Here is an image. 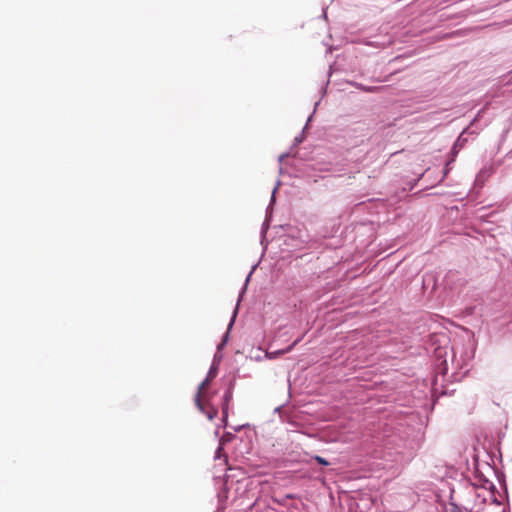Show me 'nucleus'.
Listing matches in <instances>:
<instances>
[{
	"instance_id": "obj_2",
	"label": "nucleus",
	"mask_w": 512,
	"mask_h": 512,
	"mask_svg": "<svg viewBox=\"0 0 512 512\" xmlns=\"http://www.w3.org/2000/svg\"><path fill=\"white\" fill-rule=\"evenodd\" d=\"M287 420H288V408L286 404L280 405L278 407H275L273 410V413L271 415V418L267 422L268 429H273L274 426L277 429L278 424L281 426V429L286 431L287 427Z\"/></svg>"
},
{
	"instance_id": "obj_16",
	"label": "nucleus",
	"mask_w": 512,
	"mask_h": 512,
	"mask_svg": "<svg viewBox=\"0 0 512 512\" xmlns=\"http://www.w3.org/2000/svg\"><path fill=\"white\" fill-rule=\"evenodd\" d=\"M294 142H295V145H298L299 143L302 142V139L299 137H295Z\"/></svg>"
},
{
	"instance_id": "obj_17",
	"label": "nucleus",
	"mask_w": 512,
	"mask_h": 512,
	"mask_svg": "<svg viewBox=\"0 0 512 512\" xmlns=\"http://www.w3.org/2000/svg\"><path fill=\"white\" fill-rule=\"evenodd\" d=\"M214 356H216V362H218V365H219V364H220V361H221L222 356H221V355H218V354H215Z\"/></svg>"
},
{
	"instance_id": "obj_7",
	"label": "nucleus",
	"mask_w": 512,
	"mask_h": 512,
	"mask_svg": "<svg viewBox=\"0 0 512 512\" xmlns=\"http://www.w3.org/2000/svg\"><path fill=\"white\" fill-rule=\"evenodd\" d=\"M357 88H359L360 90L362 91H365V92H377L381 89V87H377V86H365L363 84H359V83H355L354 84Z\"/></svg>"
},
{
	"instance_id": "obj_9",
	"label": "nucleus",
	"mask_w": 512,
	"mask_h": 512,
	"mask_svg": "<svg viewBox=\"0 0 512 512\" xmlns=\"http://www.w3.org/2000/svg\"><path fill=\"white\" fill-rule=\"evenodd\" d=\"M228 339H229V331L224 333V335L222 337V341L218 344L217 349L221 350L226 345Z\"/></svg>"
},
{
	"instance_id": "obj_10",
	"label": "nucleus",
	"mask_w": 512,
	"mask_h": 512,
	"mask_svg": "<svg viewBox=\"0 0 512 512\" xmlns=\"http://www.w3.org/2000/svg\"><path fill=\"white\" fill-rule=\"evenodd\" d=\"M255 269H256V265H254V266L252 267L251 271H250V272H249V274L247 275V277H246V279H245L244 287H243V289H242V293L245 291L246 286H247L248 282L250 281V278H251V276H252V274H253V272H254V270H255Z\"/></svg>"
},
{
	"instance_id": "obj_6",
	"label": "nucleus",
	"mask_w": 512,
	"mask_h": 512,
	"mask_svg": "<svg viewBox=\"0 0 512 512\" xmlns=\"http://www.w3.org/2000/svg\"><path fill=\"white\" fill-rule=\"evenodd\" d=\"M232 388L233 383H231L230 388L224 393L223 396V403H222V414L224 418L228 417V408H229V402L232 399Z\"/></svg>"
},
{
	"instance_id": "obj_3",
	"label": "nucleus",
	"mask_w": 512,
	"mask_h": 512,
	"mask_svg": "<svg viewBox=\"0 0 512 512\" xmlns=\"http://www.w3.org/2000/svg\"><path fill=\"white\" fill-rule=\"evenodd\" d=\"M277 191V186L274 187L273 191H272V194H271V201H270V204L268 205L267 209H266V215H265V220L262 224V227H261V245L264 246V242H265V239H266V233H267V230L269 228V224H270V221H271V217H272V204L273 202L275 201V193Z\"/></svg>"
},
{
	"instance_id": "obj_5",
	"label": "nucleus",
	"mask_w": 512,
	"mask_h": 512,
	"mask_svg": "<svg viewBox=\"0 0 512 512\" xmlns=\"http://www.w3.org/2000/svg\"><path fill=\"white\" fill-rule=\"evenodd\" d=\"M277 341H278L277 338L274 339V341L270 345V349L264 352V357L266 359H270V360L277 359L280 356H282L288 352V346L274 349V347H276Z\"/></svg>"
},
{
	"instance_id": "obj_12",
	"label": "nucleus",
	"mask_w": 512,
	"mask_h": 512,
	"mask_svg": "<svg viewBox=\"0 0 512 512\" xmlns=\"http://www.w3.org/2000/svg\"><path fill=\"white\" fill-rule=\"evenodd\" d=\"M315 460L321 464V465H324V466H327L329 465V462L327 460H325L324 458L320 457V456H315Z\"/></svg>"
},
{
	"instance_id": "obj_18",
	"label": "nucleus",
	"mask_w": 512,
	"mask_h": 512,
	"mask_svg": "<svg viewBox=\"0 0 512 512\" xmlns=\"http://www.w3.org/2000/svg\"><path fill=\"white\" fill-rule=\"evenodd\" d=\"M283 158H284V155H281V156L279 157V160H283Z\"/></svg>"
},
{
	"instance_id": "obj_8",
	"label": "nucleus",
	"mask_w": 512,
	"mask_h": 512,
	"mask_svg": "<svg viewBox=\"0 0 512 512\" xmlns=\"http://www.w3.org/2000/svg\"><path fill=\"white\" fill-rule=\"evenodd\" d=\"M287 498H288V495H285V496H283V497H278V496L275 494V496H274V500H275V502H276L280 507H285Z\"/></svg>"
},
{
	"instance_id": "obj_15",
	"label": "nucleus",
	"mask_w": 512,
	"mask_h": 512,
	"mask_svg": "<svg viewBox=\"0 0 512 512\" xmlns=\"http://www.w3.org/2000/svg\"><path fill=\"white\" fill-rule=\"evenodd\" d=\"M221 451H222V447H221V446H219V447L217 448L216 452H215V457H216V458L220 457V453H221Z\"/></svg>"
},
{
	"instance_id": "obj_13",
	"label": "nucleus",
	"mask_w": 512,
	"mask_h": 512,
	"mask_svg": "<svg viewBox=\"0 0 512 512\" xmlns=\"http://www.w3.org/2000/svg\"><path fill=\"white\" fill-rule=\"evenodd\" d=\"M236 315H237V308H235V310L233 312L232 318H231V320L229 322V325H228V330L233 326L235 318H236Z\"/></svg>"
},
{
	"instance_id": "obj_14",
	"label": "nucleus",
	"mask_w": 512,
	"mask_h": 512,
	"mask_svg": "<svg viewBox=\"0 0 512 512\" xmlns=\"http://www.w3.org/2000/svg\"><path fill=\"white\" fill-rule=\"evenodd\" d=\"M254 358H255V360H256V361H262L263 359H266V358L264 357V354H263V355H260V354H259V355H256Z\"/></svg>"
},
{
	"instance_id": "obj_4",
	"label": "nucleus",
	"mask_w": 512,
	"mask_h": 512,
	"mask_svg": "<svg viewBox=\"0 0 512 512\" xmlns=\"http://www.w3.org/2000/svg\"><path fill=\"white\" fill-rule=\"evenodd\" d=\"M472 134L469 130V128H465L462 133L459 135V137L457 138V140L455 141L452 149H451V156L454 158L457 156L459 150H461L464 145L467 143L468 141V137L467 135H470Z\"/></svg>"
},
{
	"instance_id": "obj_11",
	"label": "nucleus",
	"mask_w": 512,
	"mask_h": 512,
	"mask_svg": "<svg viewBox=\"0 0 512 512\" xmlns=\"http://www.w3.org/2000/svg\"><path fill=\"white\" fill-rule=\"evenodd\" d=\"M390 41H383V42H379V41H370L369 42V45H372V46H375V47H384L386 44H389Z\"/></svg>"
},
{
	"instance_id": "obj_1",
	"label": "nucleus",
	"mask_w": 512,
	"mask_h": 512,
	"mask_svg": "<svg viewBox=\"0 0 512 512\" xmlns=\"http://www.w3.org/2000/svg\"><path fill=\"white\" fill-rule=\"evenodd\" d=\"M218 370V362H216V356H214L207 376L198 386V392L195 396V404L197 408L201 413L205 414L209 420H212L217 416L218 410L215 407L210 406V400L204 392V389L209 385L210 381L217 376Z\"/></svg>"
}]
</instances>
